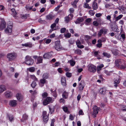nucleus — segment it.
Instances as JSON below:
<instances>
[{
	"instance_id": "f257e3e1",
	"label": "nucleus",
	"mask_w": 126,
	"mask_h": 126,
	"mask_svg": "<svg viewBox=\"0 0 126 126\" xmlns=\"http://www.w3.org/2000/svg\"><path fill=\"white\" fill-rule=\"evenodd\" d=\"M115 66L120 69H125L126 67V62L124 60L118 59L115 61Z\"/></svg>"
},
{
	"instance_id": "f03ea898",
	"label": "nucleus",
	"mask_w": 126,
	"mask_h": 126,
	"mask_svg": "<svg viewBox=\"0 0 126 126\" xmlns=\"http://www.w3.org/2000/svg\"><path fill=\"white\" fill-rule=\"evenodd\" d=\"M26 61L25 63L29 65H32L34 62L33 60L31 57L29 56H26L25 58Z\"/></svg>"
},
{
	"instance_id": "7ed1b4c3",
	"label": "nucleus",
	"mask_w": 126,
	"mask_h": 126,
	"mask_svg": "<svg viewBox=\"0 0 126 126\" xmlns=\"http://www.w3.org/2000/svg\"><path fill=\"white\" fill-rule=\"evenodd\" d=\"M17 56L16 53L14 52L8 53L7 55V58L9 61H11L15 59Z\"/></svg>"
},
{
	"instance_id": "20e7f679",
	"label": "nucleus",
	"mask_w": 126,
	"mask_h": 126,
	"mask_svg": "<svg viewBox=\"0 0 126 126\" xmlns=\"http://www.w3.org/2000/svg\"><path fill=\"white\" fill-rule=\"evenodd\" d=\"M88 70L90 72L94 73L96 71V67L91 64H89L88 66Z\"/></svg>"
},
{
	"instance_id": "39448f33",
	"label": "nucleus",
	"mask_w": 126,
	"mask_h": 126,
	"mask_svg": "<svg viewBox=\"0 0 126 126\" xmlns=\"http://www.w3.org/2000/svg\"><path fill=\"white\" fill-rule=\"evenodd\" d=\"M121 80L119 78V76H117L114 79V86L116 87L118 86V84H119Z\"/></svg>"
},
{
	"instance_id": "423d86ee",
	"label": "nucleus",
	"mask_w": 126,
	"mask_h": 126,
	"mask_svg": "<svg viewBox=\"0 0 126 126\" xmlns=\"http://www.w3.org/2000/svg\"><path fill=\"white\" fill-rule=\"evenodd\" d=\"M55 48L58 51H60L61 50L62 46L60 45V42L59 41H56L55 42Z\"/></svg>"
},
{
	"instance_id": "0eeeda50",
	"label": "nucleus",
	"mask_w": 126,
	"mask_h": 126,
	"mask_svg": "<svg viewBox=\"0 0 126 126\" xmlns=\"http://www.w3.org/2000/svg\"><path fill=\"white\" fill-rule=\"evenodd\" d=\"M93 115H94V117H96V114L98 113V111L100 110L101 109L100 108H98L96 106H94L93 108Z\"/></svg>"
},
{
	"instance_id": "6e6552de",
	"label": "nucleus",
	"mask_w": 126,
	"mask_h": 126,
	"mask_svg": "<svg viewBox=\"0 0 126 126\" xmlns=\"http://www.w3.org/2000/svg\"><path fill=\"white\" fill-rule=\"evenodd\" d=\"M12 26L11 25L7 26V27L5 29V32L6 33H11L12 32Z\"/></svg>"
},
{
	"instance_id": "1a4fd4ad",
	"label": "nucleus",
	"mask_w": 126,
	"mask_h": 126,
	"mask_svg": "<svg viewBox=\"0 0 126 126\" xmlns=\"http://www.w3.org/2000/svg\"><path fill=\"white\" fill-rule=\"evenodd\" d=\"M85 85V82L84 80H82L79 83L78 87L80 90H82Z\"/></svg>"
},
{
	"instance_id": "9d476101",
	"label": "nucleus",
	"mask_w": 126,
	"mask_h": 126,
	"mask_svg": "<svg viewBox=\"0 0 126 126\" xmlns=\"http://www.w3.org/2000/svg\"><path fill=\"white\" fill-rule=\"evenodd\" d=\"M51 98L49 97H47L45 100L43 102V104L44 105H46L49 104L51 101Z\"/></svg>"
},
{
	"instance_id": "9b49d317",
	"label": "nucleus",
	"mask_w": 126,
	"mask_h": 126,
	"mask_svg": "<svg viewBox=\"0 0 126 126\" xmlns=\"http://www.w3.org/2000/svg\"><path fill=\"white\" fill-rule=\"evenodd\" d=\"M6 23L3 20H1V23L0 25V30H3L5 27Z\"/></svg>"
},
{
	"instance_id": "f8f14e48",
	"label": "nucleus",
	"mask_w": 126,
	"mask_h": 126,
	"mask_svg": "<svg viewBox=\"0 0 126 126\" xmlns=\"http://www.w3.org/2000/svg\"><path fill=\"white\" fill-rule=\"evenodd\" d=\"M9 104L12 107H15L17 105V101L15 100H10V101Z\"/></svg>"
},
{
	"instance_id": "ddd939ff",
	"label": "nucleus",
	"mask_w": 126,
	"mask_h": 126,
	"mask_svg": "<svg viewBox=\"0 0 126 126\" xmlns=\"http://www.w3.org/2000/svg\"><path fill=\"white\" fill-rule=\"evenodd\" d=\"M76 42V44L78 48H82L84 47V46L83 45H81V43L79 40H77Z\"/></svg>"
},
{
	"instance_id": "4468645a",
	"label": "nucleus",
	"mask_w": 126,
	"mask_h": 126,
	"mask_svg": "<svg viewBox=\"0 0 126 126\" xmlns=\"http://www.w3.org/2000/svg\"><path fill=\"white\" fill-rule=\"evenodd\" d=\"M84 20L83 17H79L75 22L76 24H79L80 22H82Z\"/></svg>"
},
{
	"instance_id": "2eb2a0df",
	"label": "nucleus",
	"mask_w": 126,
	"mask_h": 126,
	"mask_svg": "<svg viewBox=\"0 0 126 126\" xmlns=\"http://www.w3.org/2000/svg\"><path fill=\"white\" fill-rule=\"evenodd\" d=\"M61 81L62 84L63 86H65L66 85V81L65 78L63 77H62Z\"/></svg>"
},
{
	"instance_id": "dca6fc26",
	"label": "nucleus",
	"mask_w": 126,
	"mask_h": 126,
	"mask_svg": "<svg viewBox=\"0 0 126 126\" xmlns=\"http://www.w3.org/2000/svg\"><path fill=\"white\" fill-rule=\"evenodd\" d=\"M16 97L18 100L21 101L23 99V96L21 94H17L16 95Z\"/></svg>"
},
{
	"instance_id": "f3484780",
	"label": "nucleus",
	"mask_w": 126,
	"mask_h": 126,
	"mask_svg": "<svg viewBox=\"0 0 126 126\" xmlns=\"http://www.w3.org/2000/svg\"><path fill=\"white\" fill-rule=\"evenodd\" d=\"M92 7L94 10H96L98 8L97 3L95 1H94L92 5Z\"/></svg>"
},
{
	"instance_id": "a211bd4d",
	"label": "nucleus",
	"mask_w": 126,
	"mask_h": 126,
	"mask_svg": "<svg viewBox=\"0 0 126 126\" xmlns=\"http://www.w3.org/2000/svg\"><path fill=\"white\" fill-rule=\"evenodd\" d=\"M54 16L51 14H49L46 16V19L47 20H51L54 17Z\"/></svg>"
},
{
	"instance_id": "6ab92c4d",
	"label": "nucleus",
	"mask_w": 126,
	"mask_h": 126,
	"mask_svg": "<svg viewBox=\"0 0 126 126\" xmlns=\"http://www.w3.org/2000/svg\"><path fill=\"white\" fill-rule=\"evenodd\" d=\"M6 87L5 85H0V93H2L6 90Z\"/></svg>"
},
{
	"instance_id": "aec40b11",
	"label": "nucleus",
	"mask_w": 126,
	"mask_h": 126,
	"mask_svg": "<svg viewBox=\"0 0 126 126\" xmlns=\"http://www.w3.org/2000/svg\"><path fill=\"white\" fill-rule=\"evenodd\" d=\"M22 46H23L26 47H31L32 46V44L31 42L28 43L24 44H23Z\"/></svg>"
},
{
	"instance_id": "412c9836",
	"label": "nucleus",
	"mask_w": 126,
	"mask_h": 126,
	"mask_svg": "<svg viewBox=\"0 0 126 126\" xmlns=\"http://www.w3.org/2000/svg\"><path fill=\"white\" fill-rule=\"evenodd\" d=\"M5 94L6 97L9 98L11 97L12 95V93L9 91H7L5 92Z\"/></svg>"
},
{
	"instance_id": "4be33fe9",
	"label": "nucleus",
	"mask_w": 126,
	"mask_h": 126,
	"mask_svg": "<svg viewBox=\"0 0 126 126\" xmlns=\"http://www.w3.org/2000/svg\"><path fill=\"white\" fill-rule=\"evenodd\" d=\"M106 89L105 88H102L99 90V93L101 94H104L106 93Z\"/></svg>"
},
{
	"instance_id": "5701e85b",
	"label": "nucleus",
	"mask_w": 126,
	"mask_h": 126,
	"mask_svg": "<svg viewBox=\"0 0 126 126\" xmlns=\"http://www.w3.org/2000/svg\"><path fill=\"white\" fill-rule=\"evenodd\" d=\"M11 10L12 13V15L14 17H17V13L16 12L15 9L12 8L11 9Z\"/></svg>"
},
{
	"instance_id": "b1692460",
	"label": "nucleus",
	"mask_w": 126,
	"mask_h": 126,
	"mask_svg": "<svg viewBox=\"0 0 126 126\" xmlns=\"http://www.w3.org/2000/svg\"><path fill=\"white\" fill-rule=\"evenodd\" d=\"M50 53L48 52L45 53L43 57L44 59H49L50 57L49 54Z\"/></svg>"
},
{
	"instance_id": "393cba45",
	"label": "nucleus",
	"mask_w": 126,
	"mask_h": 126,
	"mask_svg": "<svg viewBox=\"0 0 126 126\" xmlns=\"http://www.w3.org/2000/svg\"><path fill=\"white\" fill-rule=\"evenodd\" d=\"M112 30L117 32H119V30L118 29L117 26L116 25H115L112 28Z\"/></svg>"
},
{
	"instance_id": "a878e982",
	"label": "nucleus",
	"mask_w": 126,
	"mask_h": 126,
	"mask_svg": "<svg viewBox=\"0 0 126 126\" xmlns=\"http://www.w3.org/2000/svg\"><path fill=\"white\" fill-rule=\"evenodd\" d=\"M111 51L114 55H116L119 54V51L117 49H113L111 50Z\"/></svg>"
},
{
	"instance_id": "bb28decb",
	"label": "nucleus",
	"mask_w": 126,
	"mask_h": 126,
	"mask_svg": "<svg viewBox=\"0 0 126 126\" xmlns=\"http://www.w3.org/2000/svg\"><path fill=\"white\" fill-rule=\"evenodd\" d=\"M68 93L64 91L62 94L63 97L65 99H66L68 97Z\"/></svg>"
},
{
	"instance_id": "cd10ccee",
	"label": "nucleus",
	"mask_w": 126,
	"mask_h": 126,
	"mask_svg": "<svg viewBox=\"0 0 126 126\" xmlns=\"http://www.w3.org/2000/svg\"><path fill=\"white\" fill-rule=\"evenodd\" d=\"M49 76V74L47 73H45L44 74L43 76V78L46 79L48 78Z\"/></svg>"
},
{
	"instance_id": "c85d7f7f",
	"label": "nucleus",
	"mask_w": 126,
	"mask_h": 126,
	"mask_svg": "<svg viewBox=\"0 0 126 126\" xmlns=\"http://www.w3.org/2000/svg\"><path fill=\"white\" fill-rule=\"evenodd\" d=\"M75 53L78 54L79 55H81L82 53V52L81 50L79 49H77L75 50Z\"/></svg>"
},
{
	"instance_id": "c756f323",
	"label": "nucleus",
	"mask_w": 126,
	"mask_h": 126,
	"mask_svg": "<svg viewBox=\"0 0 126 126\" xmlns=\"http://www.w3.org/2000/svg\"><path fill=\"white\" fill-rule=\"evenodd\" d=\"M37 62L39 63H42L43 59L41 57L39 56L37 58Z\"/></svg>"
},
{
	"instance_id": "7c9ffc66",
	"label": "nucleus",
	"mask_w": 126,
	"mask_h": 126,
	"mask_svg": "<svg viewBox=\"0 0 126 126\" xmlns=\"http://www.w3.org/2000/svg\"><path fill=\"white\" fill-rule=\"evenodd\" d=\"M104 66V65L103 64H100V65L99 66H97V71H99L100 70H101V68L103 67Z\"/></svg>"
},
{
	"instance_id": "2f4dec72",
	"label": "nucleus",
	"mask_w": 126,
	"mask_h": 126,
	"mask_svg": "<svg viewBox=\"0 0 126 126\" xmlns=\"http://www.w3.org/2000/svg\"><path fill=\"white\" fill-rule=\"evenodd\" d=\"M48 116H44L43 117V121L46 123L48 120Z\"/></svg>"
},
{
	"instance_id": "473e14b6",
	"label": "nucleus",
	"mask_w": 126,
	"mask_h": 126,
	"mask_svg": "<svg viewBox=\"0 0 126 126\" xmlns=\"http://www.w3.org/2000/svg\"><path fill=\"white\" fill-rule=\"evenodd\" d=\"M50 91L52 93H53V96L55 97L56 98L57 96L56 91L55 90L53 91L51 89L50 90Z\"/></svg>"
},
{
	"instance_id": "72a5a7b5",
	"label": "nucleus",
	"mask_w": 126,
	"mask_h": 126,
	"mask_svg": "<svg viewBox=\"0 0 126 126\" xmlns=\"http://www.w3.org/2000/svg\"><path fill=\"white\" fill-rule=\"evenodd\" d=\"M71 65L72 66H74L75 63V62L74 61L72 60H70L69 61Z\"/></svg>"
},
{
	"instance_id": "f704fd0d",
	"label": "nucleus",
	"mask_w": 126,
	"mask_h": 126,
	"mask_svg": "<svg viewBox=\"0 0 126 126\" xmlns=\"http://www.w3.org/2000/svg\"><path fill=\"white\" fill-rule=\"evenodd\" d=\"M38 21L39 22L42 24H45L46 23V22L45 21L42 20L41 18H40L38 19Z\"/></svg>"
},
{
	"instance_id": "c9c22d12",
	"label": "nucleus",
	"mask_w": 126,
	"mask_h": 126,
	"mask_svg": "<svg viewBox=\"0 0 126 126\" xmlns=\"http://www.w3.org/2000/svg\"><path fill=\"white\" fill-rule=\"evenodd\" d=\"M84 8L88 9H90L91 8L90 6H89L88 4L86 3L84 4L83 5Z\"/></svg>"
},
{
	"instance_id": "e433bc0d",
	"label": "nucleus",
	"mask_w": 126,
	"mask_h": 126,
	"mask_svg": "<svg viewBox=\"0 0 126 126\" xmlns=\"http://www.w3.org/2000/svg\"><path fill=\"white\" fill-rule=\"evenodd\" d=\"M103 54L104 56L108 58H109L110 57V54H108L107 53L104 52L103 53Z\"/></svg>"
},
{
	"instance_id": "4c0bfd02",
	"label": "nucleus",
	"mask_w": 126,
	"mask_h": 126,
	"mask_svg": "<svg viewBox=\"0 0 126 126\" xmlns=\"http://www.w3.org/2000/svg\"><path fill=\"white\" fill-rule=\"evenodd\" d=\"M56 26V23H54L51 24V25L50 27L51 29H56V28L55 27Z\"/></svg>"
},
{
	"instance_id": "58836bf2",
	"label": "nucleus",
	"mask_w": 126,
	"mask_h": 126,
	"mask_svg": "<svg viewBox=\"0 0 126 126\" xmlns=\"http://www.w3.org/2000/svg\"><path fill=\"white\" fill-rule=\"evenodd\" d=\"M36 81H33L31 85L32 87L33 88H34L36 86Z\"/></svg>"
},
{
	"instance_id": "ea45409f",
	"label": "nucleus",
	"mask_w": 126,
	"mask_h": 126,
	"mask_svg": "<svg viewBox=\"0 0 126 126\" xmlns=\"http://www.w3.org/2000/svg\"><path fill=\"white\" fill-rule=\"evenodd\" d=\"M46 79H44L43 78L42 79L40 80V83L42 84H44L46 83Z\"/></svg>"
},
{
	"instance_id": "a19ab883",
	"label": "nucleus",
	"mask_w": 126,
	"mask_h": 126,
	"mask_svg": "<svg viewBox=\"0 0 126 126\" xmlns=\"http://www.w3.org/2000/svg\"><path fill=\"white\" fill-rule=\"evenodd\" d=\"M123 16V15H121L115 18L116 21H117L119 20Z\"/></svg>"
},
{
	"instance_id": "79ce46f5",
	"label": "nucleus",
	"mask_w": 126,
	"mask_h": 126,
	"mask_svg": "<svg viewBox=\"0 0 126 126\" xmlns=\"http://www.w3.org/2000/svg\"><path fill=\"white\" fill-rule=\"evenodd\" d=\"M103 33L102 29L100 30L98 32V36L99 37H100L101 36L102 34Z\"/></svg>"
},
{
	"instance_id": "37998d69",
	"label": "nucleus",
	"mask_w": 126,
	"mask_h": 126,
	"mask_svg": "<svg viewBox=\"0 0 126 126\" xmlns=\"http://www.w3.org/2000/svg\"><path fill=\"white\" fill-rule=\"evenodd\" d=\"M69 17H68V16L67 17H65V22L67 23H68L69 20H71L69 18Z\"/></svg>"
},
{
	"instance_id": "c03bdc74",
	"label": "nucleus",
	"mask_w": 126,
	"mask_h": 126,
	"mask_svg": "<svg viewBox=\"0 0 126 126\" xmlns=\"http://www.w3.org/2000/svg\"><path fill=\"white\" fill-rule=\"evenodd\" d=\"M66 76L68 78H70L72 76V74L71 73L67 72L66 74Z\"/></svg>"
},
{
	"instance_id": "a18cd8bd",
	"label": "nucleus",
	"mask_w": 126,
	"mask_h": 126,
	"mask_svg": "<svg viewBox=\"0 0 126 126\" xmlns=\"http://www.w3.org/2000/svg\"><path fill=\"white\" fill-rule=\"evenodd\" d=\"M8 116L9 118V120L10 121H12L13 120L14 117L13 116L8 115Z\"/></svg>"
},
{
	"instance_id": "49530a36",
	"label": "nucleus",
	"mask_w": 126,
	"mask_h": 126,
	"mask_svg": "<svg viewBox=\"0 0 126 126\" xmlns=\"http://www.w3.org/2000/svg\"><path fill=\"white\" fill-rule=\"evenodd\" d=\"M91 39V37L88 35H86L85 36L84 39L86 40H87Z\"/></svg>"
},
{
	"instance_id": "de8ad7c7",
	"label": "nucleus",
	"mask_w": 126,
	"mask_h": 126,
	"mask_svg": "<svg viewBox=\"0 0 126 126\" xmlns=\"http://www.w3.org/2000/svg\"><path fill=\"white\" fill-rule=\"evenodd\" d=\"M71 4L75 8H77V3H76L74 2H71Z\"/></svg>"
},
{
	"instance_id": "09e8293b",
	"label": "nucleus",
	"mask_w": 126,
	"mask_h": 126,
	"mask_svg": "<svg viewBox=\"0 0 126 126\" xmlns=\"http://www.w3.org/2000/svg\"><path fill=\"white\" fill-rule=\"evenodd\" d=\"M89 14L91 16H93L94 14V12L93 10H90L89 11Z\"/></svg>"
},
{
	"instance_id": "8fccbe9b",
	"label": "nucleus",
	"mask_w": 126,
	"mask_h": 126,
	"mask_svg": "<svg viewBox=\"0 0 126 126\" xmlns=\"http://www.w3.org/2000/svg\"><path fill=\"white\" fill-rule=\"evenodd\" d=\"M42 96L43 98H46L48 96V94L47 93L45 92L42 94Z\"/></svg>"
},
{
	"instance_id": "3c124183",
	"label": "nucleus",
	"mask_w": 126,
	"mask_h": 126,
	"mask_svg": "<svg viewBox=\"0 0 126 126\" xmlns=\"http://www.w3.org/2000/svg\"><path fill=\"white\" fill-rule=\"evenodd\" d=\"M55 120L54 119H53L51 120L50 126H54V123L55 122Z\"/></svg>"
},
{
	"instance_id": "603ef678",
	"label": "nucleus",
	"mask_w": 126,
	"mask_h": 126,
	"mask_svg": "<svg viewBox=\"0 0 126 126\" xmlns=\"http://www.w3.org/2000/svg\"><path fill=\"white\" fill-rule=\"evenodd\" d=\"M35 70V68L34 67H31L29 69V71L31 72H33Z\"/></svg>"
},
{
	"instance_id": "864d4df0",
	"label": "nucleus",
	"mask_w": 126,
	"mask_h": 126,
	"mask_svg": "<svg viewBox=\"0 0 126 126\" xmlns=\"http://www.w3.org/2000/svg\"><path fill=\"white\" fill-rule=\"evenodd\" d=\"M28 117V116L26 114H24L23 116V118L25 120L27 119Z\"/></svg>"
},
{
	"instance_id": "5fc2aeb1",
	"label": "nucleus",
	"mask_w": 126,
	"mask_h": 126,
	"mask_svg": "<svg viewBox=\"0 0 126 126\" xmlns=\"http://www.w3.org/2000/svg\"><path fill=\"white\" fill-rule=\"evenodd\" d=\"M71 36V34H70L69 33H68L65 34L64 35V36L67 38H68L70 37Z\"/></svg>"
},
{
	"instance_id": "6e6d98bb",
	"label": "nucleus",
	"mask_w": 126,
	"mask_h": 126,
	"mask_svg": "<svg viewBox=\"0 0 126 126\" xmlns=\"http://www.w3.org/2000/svg\"><path fill=\"white\" fill-rule=\"evenodd\" d=\"M66 30V28H65L61 29L60 30L61 32V33H64L65 31Z\"/></svg>"
},
{
	"instance_id": "4d7b16f0",
	"label": "nucleus",
	"mask_w": 126,
	"mask_h": 126,
	"mask_svg": "<svg viewBox=\"0 0 126 126\" xmlns=\"http://www.w3.org/2000/svg\"><path fill=\"white\" fill-rule=\"evenodd\" d=\"M79 114L80 115H83L84 114V113L82 110H80L79 111Z\"/></svg>"
},
{
	"instance_id": "13d9d810",
	"label": "nucleus",
	"mask_w": 126,
	"mask_h": 126,
	"mask_svg": "<svg viewBox=\"0 0 126 126\" xmlns=\"http://www.w3.org/2000/svg\"><path fill=\"white\" fill-rule=\"evenodd\" d=\"M103 33L104 34H106L107 33V29H102Z\"/></svg>"
},
{
	"instance_id": "bf43d9fd",
	"label": "nucleus",
	"mask_w": 126,
	"mask_h": 126,
	"mask_svg": "<svg viewBox=\"0 0 126 126\" xmlns=\"http://www.w3.org/2000/svg\"><path fill=\"white\" fill-rule=\"evenodd\" d=\"M63 110L65 112H67L68 111V108L67 107H64L63 108Z\"/></svg>"
},
{
	"instance_id": "052dcab7",
	"label": "nucleus",
	"mask_w": 126,
	"mask_h": 126,
	"mask_svg": "<svg viewBox=\"0 0 126 126\" xmlns=\"http://www.w3.org/2000/svg\"><path fill=\"white\" fill-rule=\"evenodd\" d=\"M93 25L95 26H97L98 25V23L96 21H94L93 23Z\"/></svg>"
},
{
	"instance_id": "680f3d73",
	"label": "nucleus",
	"mask_w": 126,
	"mask_h": 126,
	"mask_svg": "<svg viewBox=\"0 0 126 126\" xmlns=\"http://www.w3.org/2000/svg\"><path fill=\"white\" fill-rule=\"evenodd\" d=\"M122 110L123 111H126V106H123L122 107Z\"/></svg>"
},
{
	"instance_id": "e2e57ef3",
	"label": "nucleus",
	"mask_w": 126,
	"mask_h": 126,
	"mask_svg": "<svg viewBox=\"0 0 126 126\" xmlns=\"http://www.w3.org/2000/svg\"><path fill=\"white\" fill-rule=\"evenodd\" d=\"M102 14L100 13H97L95 14V16L98 17H99L102 16Z\"/></svg>"
},
{
	"instance_id": "0e129e2a",
	"label": "nucleus",
	"mask_w": 126,
	"mask_h": 126,
	"mask_svg": "<svg viewBox=\"0 0 126 126\" xmlns=\"http://www.w3.org/2000/svg\"><path fill=\"white\" fill-rule=\"evenodd\" d=\"M51 39H47L46 40V43L47 44H49L51 42Z\"/></svg>"
},
{
	"instance_id": "69168bd1",
	"label": "nucleus",
	"mask_w": 126,
	"mask_h": 126,
	"mask_svg": "<svg viewBox=\"0 0 126 126\" xmlns=\"http://www.w3.org/2000/svg\"><path fill=\"white\" fill-rule=\"evenodd\" d=\"M69 11L70 13H73L74 12V9L73 8H71L69 9Z\"/></svg>"
},
{
	"instance_id": "338daca9",
	"label": "nucleus",
	"mask_w": 126,
	"mask_h": 126,
	"mask_svg": "<svg viewBox=\"0 0 126 126\" xmlns=\"http://www.w3.org/2000/svg\"><path fill=\"white\" fill-rule=\"evenodd\" d=\"M91 20V19L90 18H88L87 19L85 20L86 22L87 23H89L90 22Z\"/></svg>"
},
{
	"instance_id": "774afa93",
	"label": "nucleus",
	"mask_w": 126,
	"mask_h": 126,
	"mask_svg": "<svg viewBox=\"0 0 126 126\" xmlns=\"http://www.w3.org/2000/svg\"><path fill=\"white\" fill-rule=\"evenodd\" d=\"M74 117L72 115L70 114L69 116V119L71 120H74Z\"/></svg>"
}]
</instances>
